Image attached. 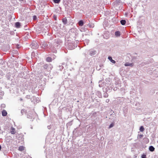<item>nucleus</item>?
Returning a JSON list of instances; mask_svg holds the SVG:
<instances>
[{"mask_svg":"<svg viewBox=\"0 0 158 158\" xmlns=\"http://www.w3.org/2000/svg\"><path fill=\"white\" fill-rule=\"evenodd\" d=\"M60 42L58 40L55 41V42L54 43L53 45L52 44H50L49 47L52 52L53 53H56L57 52L55 48V47H57L58 45L60 44Z\"/></svg>","mask_w":158,"mask_h":158,"instance_id":"obj_1","label":"nucleus"},{"mask_svg":"<svg viewBox=\"0 0 158 158\" xmlns=\"http://www.w3.org/2000/svg\"><path fill=\"white\" fill-rule=\"evenodd\" d=\"M31 48L34 49H36L38 48L39 45L37 43L35 42H34L32 43L31 45Z\"/></svg>","mask_w":158,"mask_h":158,"instance_id":"obj_2","label":"nucleus"},{"mask_svg":"<svg viewBox=\"0 0 158 158\" xmlns=\"http://www.w3.org/2000/svg\"><path fill=\"white\" fill-rule=\"evenodd\" d=\"M69 37L70 38L72 39L73 40L74 39L76 40V36H77L76 34L74 32H71L70 33Z\"/></svg>","mask_w":158,"mask_h":158,"instance_id":"obj_3","label":"nucleus"},{"mask_svg":"<svg viewBox=\"0 0 158 158\" xmlns=\"http://www.w3.org/2000/svg\"><path fill=\"white\" fill-rule=\"evenodd\" d=\"M59 67L60 69H63L68 68L66 64L65 63L59 65Z\"/></svg>","mask_w":158,"mask_h":158,"instance_id":"obj_4","label":"nucleus"},{"mask_svg":"<svg viewBox=\"0 0 158 158\" xmlns=\"http://www.w3.org/2000/svg\"><path fill=\"white\" fill-rule=\"evenodd\" d=\"M89 54L91 56L95 55L97 53L96 51L94 49H91L89 51Z\"/></svg>","mask_w":158,"mask_h":158,"instance_id":"obj_5","label":"nucleus"},{"mask_svg":"<svg viewBox=\"0 0 158 158\" xmlns=\"http://www.w3.org/2000/svg\"><path fill=\"white\" fill-rule=\"evenodd\" d=\"M41 47L43 48H46L48 47V44L46 42H43L40 44Z\"/></svg>","mask_w":158,"mask_h":158,"instance_id":"obj_6","label":"nucleus"},{"mask_svg":"<svg viewBox=\"0 0 158 158\" xmlns=\"http://www.w3.org/2000/svg\"><path fill=\"white\" fill-rule=\"evenodd\" d=\"M124 65L126 66H133L134 65L133 63H131L129 62H127Z\"/></svg>","mask_w":158,"mask_h":158,"instance_id":"obj_7","label":"nucleus"},{"mask_svg":"<svg viewBox=\"0 0 158 158\" xmlns=\"http://www.w3.org/2000/svg\"><path fill=\"white\" fill-rule=\"evenodd\" d=\"M20 26V23L19 22H16L15 23V26L17 28H19Z\"/></svg>","mask_w":158,"mask_h":158,"instance_id":"obj_8","label":"nucleus"},{"mask_svg":"<svg viewBox=\"0 0 158 158\" xmlns=\"http://www.w3.org/2000/svg\"><path fill=\"white\" fill-rule=\"evenodd\" d=\"M108 59L113 63H115V60H113L112 59V58L111 56H109L108 57Z\"/></svg>","mask_w":158,"mask_h":158,"instance_id":"obj_9","label":"nucleus"},{"mask_svg":"<svg viewBox=\"0 0 158 158\" xmlns=\"http://www.w3.org/2000/svg\"><path fill=\"white\" fill-rule=\"evenodd\" d=\"M46 61L48 62H51L52 61V59L51 57H48L46 59Z\"/></svg>","mask_w":158,"mask_h":158,"instance_id":"obj_10","label":"nucleus"},{"mask_svg":"<svg viewBox=\"0 0 158 158\" xmlns=\"http://www.w3.org/2000/svg\"><path fill=\"white\" fill-rule=\"evenodd\" d=\"M2 114L3 116H6L7 114V113L6 110H3L2 112Z\"/></svg>","mask_w":158,"mask_h":158,"instance_id":"obj_11","label":"nucleus"},{"mask_svg":"<svg viewBox=\"0 0 158 158\" xmlns=\"http://www.w3.org/2000/svg\"><path fill=\"white\" fill-rule=\"evenodd\" d=\"M11 133L13 134H14L15 133V129L13 127H12L11 129Z\"/></svg>","mask_w":158,"mask_h":158,"instance_id":"obj_12","label":"nucleus"},{"mask_svg":"<svg viewBox=\"0 0 158 158\" xmlns=\"http://www.w3.org/2000/svg\"><path fill=\"white\" fill-rule=\"evenodd\" d=\"M62 22L64 24H66L67 23V20L66 18L63 19Z\"/></svg>","mask_w":158,"mask_h":158,"instance_id":"obj_13","label":"nucleus"},{"mask_svg":"<svg viewBox=\"0 0 158 158\" xmlns=\"http://www.w3.org/2000/svg\"><path fill=\"white\" fill-rule=\"evenodd\" d=\"M120 23L122 25H124L126 24V21L125 20L123 19L120 21Z\"/></svg>","mask_w":158,"mask_h":158,"instance_id":"obj_14","label":"nucleus"},{"mask_svg":"<svg viewBox=\"0 0 158 158\" xmlns=\"http://www.w3.org/2000/svg\"><path fill=\"white\" fill-rule=\"evenodd\" d=\"M149 150L151 152H153L155 150V148L153 146H151L149 147Z\"/></svg>","mask_w":158,"mask_h":158,"instance_id":"obj_15","label":"nucleus"},{"mask_svg":"<svg viewBox=\"0 0 158 158\" xmlns=\"http://www.w3.org/2000/svg\"><path fill=\"white\" fill-rule=\"evenodd\" d=\"M115 35L116 36H119L120 35V32L119 31H116L115 32Z\"/></svg>","mask_w":158,"mask_h":158,"instance_id":"obj_16","label":"nucleus"},{"mask_svg":"<svg viewBox=\"0 0 158 158\" xmlns=\"http://www.w3.org/2000/svg\"><path fill=\"white\" fill-rule=\"evenodd\" d=\"M78 24L80 26H82L84 24V22L82 20H80L78 22Z\"/></svg>","mask_w":158,"mask_h":158,"instance_id":"obj_17","label":"nucleus"},{"mask_svg":"<svg viewBox=\"0 0 158 158\" xmlns=\"http://www.w3.org/2000/svg\"><path fill=\"white\" fill-rule=\"evenodd\" d=\"M24 147L23 146H20L19 148V150L20 151H23L24 150Z\"/></svg>","mask_w":158,"mask_h":158,"instance_id":"obj_18","label":"nucleus"},{"mask_svg":"<svg viewBox=\"0 0 158 158\" xmlns=\"http://www.w3.org/2000/svg\"><path fill=\"white\" fill-rule=\"evenodd\" d=\"M88 25L90 28H93L94 27V24L93 23H89Z\"/></svg>","mask_w":158,"mask_h":158,"instance_id":"obj_19","label":"nucleus"},{"mask_svg":"<svg viewBox=\"0 0 158 158\" xmlns=\"http://www.w3.org/2000/svg\"><path fill=\"white\" fill-rule=\"evenodd\" d=\"M53 68V67L52 65L50 64H48V69H52V68Z\"/></svg>","mask_w":158,"mask_h":158,"instance_id":"obj_20","label":"nucleus"},{"mask_svg":"<svg viewBox=\"0 0 158 158\" xmlns=\"http://www.w3.org/2000/svg\"><path fill=\"white\" fill-rule=\"evenodd\" d=\"M55 3L59 4L60 2V0H52Z\"/></svg>","mask_w":158,"mask_h":158,"instance_id":"obj_21","label":"nucleus"},{"mask_svg":"<svg viewBox=\"0 0 158 158\" xmlns=\"http://www.w3.org/2000/svg\"><path fill=\"white\" fill-rule=\"evenodd\" d=\"M89 41V40L88 39H85L84 41V43L86 44L87 45H88Z\"/></svg>","mask_w":158,"mask_h":158,"instance_id":"obj_22","label":"nucleus"},{"mask_svg":"<svg viewBox=\"0 0 158 158\" xmlns=\"http://www.w3.org/2000/svg\"><path fill=\"white\" fill-rule=\"evenodd\" d=\"M140 131L143 132L144 131V128L143 126H141L140 127Z\"/></svg>","mask_w":158,"mask_h":158,"instance_id":"obj_23","label":"nucleus"},{"mask_svg":"<svg viewBox=\"0 0 158 158\" xmlns=\"http://www.w3.org/2000/svg\"><path fill=\"white\" fill-rule=\"evenodd\" d=\"M48 64H44V69H48Z\"/></svg>","mask_w":158,"mask_h":158,"instance_id":"obj_24","label":"nucleus"},{"mask_svg":"<svg viewBox=\"0 0 158 158\" xmlns=\"http://www.w3.org/2000/svg\"><path fill=\"white\" fill-rule=\"evenodd\" d=\"M114 126V123H111L109 127V128H110L112 127H113Z\"/></svg>","mask_w":158,"mask_h":158,"instance_id":"obj_25","label":"nucleus"},{"mask_svg":"<svg viewBox=\"0 0 158 158\" xmlns=\"http://www.w3.org/2000/svg\"><path fill=\"white\" fill-rule=\"evenodd\" d=\"M142 158H146V155H143L142 156Z\"/></svg>","mask_w":158,"mask_h":158,"instance_id":"obj_26","label":"nucleus"},{"mask_svg":"<svg viewBox=\"0 0 158 158\" xmlns=\"http://www.w3.org/2000/svg\"><path fill=\"white\" fill-rule=\"evenodd\" d=\"M33 19L34 20H35L36 19V17L35 15H34L33 16Z\"/></svg>","mask_w":158,"mask_h":158,"instance_id":"obj_27","label":"nucleus"},{"mask_svg":"<svg viewBox=\"0 0 158 158\" xmlns=\"http://www.w3.org/2000/svg\"><path fill=\"white\" fill-rule=\"evenodd\" d=\"M99 66L100 67L102 68V66H103V65L102 64H101L99 65Z\"/></svg>","mask_w":158,"mask_h":158,"instance_id":"obj_28","label":"nucleus"},{"mask_svg":"<svg viewBox=\"0 0 158 158\" xmlns=\"http://www.w3.org/2000/svg\"><path fill=\"white\" fill-rule=\"evenodd\" d=\"M143 135H140L139 136L140 137H143Z\"/></svg>","mask_w":158,"mask_h":158,"instance_id":"obj_29","label":"nucleus"},{"mask_svg":"<svg viewBox=\"0 0 158 158\" xmlns=\"http://www.w3.org/2000/svg\"><path fill=\"white\" fill-rule=\"evenodd\" d=\"M1 145H0V150L1 149Z\"/></svg>","mask_w":158,"mask_h":158,"instance_id":"obj_30","label":"nucleus"},{"mask_svg":"<svg viewBox=\"0 0 158 158\" xmlns=\"http://www.w3.org/2000/svg\"><path fill=\"white\" fill-rule=\"evenodd\" d=\"M54 19H55L56 20V17H54Z\"/></svg>","mask_w":158,"mask_h":158,"instance_id":"obj_31","label":"nucleus"}]
</instances>
